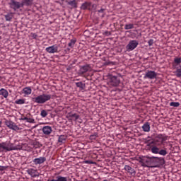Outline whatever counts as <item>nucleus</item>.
<instances>
[{"mask_svg": "<svg viewBox=\"0 0 181 181\" xmlns=\"http://www.w3.org/2000/svg\"><path fill=\"white\" fill-rule=\"evenodd\" d=\"M103 181H108V180H104Z\"/></svg>", "mask_w": 181, "mask_h": 181, "instance_id": "nucleus-45", "label": "nucleus"}, {"mask_svg": "<svg viewBox=\"0 0 181 181\" xmlns=\"http://www.w3.org/2000/svg\"><path fill=\"white\" fill-rule=\"evenodd\" d=\"M28 173L31 176V177H39L40 174L37 170H35L33 168H30L28 170Z\"/></svg>", "mask_w": 181, "mask_h": 181, "instance_id": "nucleus-13", "label": "nucleus"}, {"mask_svg": "<svg viewBox=\"0 0 181 181\" xmlns=\"http://www.w3.org/2000/svg\"><path fill=\"white\" fill-rule=\"evenodd\" d=\"M80 118V116L76 113L74 114H69L68 116V119L69 122H71V121H77Z\"/></svg>", "mask_w": 181, "mask_h": 181, "instance_id": "nucleus-18", "label": "nucleus"}, {"mask_svg": "<svg viewBox=\"0 0 181 181\" xmlns=\"http://www.w3.org/2000/svg\"><path fill=\"white\" fill-rule=\"evenodd\" d=\"M180 105V103L179 102H171L170 103V107H177Z\"/></svg>", "mask_w": 181, "mask_h": 181, "instance_id": "nucleus-31", "label": "nucleus"}, {"mask_svg": "<svg viewBox=\"0 0 181 181\" xmlns=\"http://www.w3.org/2000/svg\"><path fill=\"white\" fill-rule=\"evenodd\" d=\"M33 162L35 165H42V163H45V162H46V158L45 157H40L35 158Z\"/></svg>", "mask_w": 181, "mask_h": 181, "instance_id": "nucleus-15", "label": "nucleus"}, {"mask_svg": "<svg viewBox=\"0 0 181 181\" xmlns=\"http://www.w3.org/2000/svg\"><path fill=\"white\" fill-rule=\"evenodd\" d=\"M23 93L25 95H30V94H32V88L30 87H25L23 89Z\"/></svg>", "mask_w": 181, "mask_h": 181, "instance_id": "nucleus-23", "label": "nucleus"}, {"mask_svg": "<svg viewBox=\"0 0 181 181\" xmlns=\"http://www.w3.org/2000/svg\"><path fill=\"white\" fill-rule=\"evenodd\" d=\"M68 5L71 8H77V1L76 0L68 1Z\"/></svg>", "mask_w": 181, "mask_h": 181, "instance_id": "nucleus-25", "label": "nucleus"}, {"mask_svg": "<svg viewBox=\"0 0 181 181\" xmlns=\"http://www.w3.org/2000/svg\"><path fill=\"white\" fill-rule=\"evenodd\" d=\"M32 37H33V39H36V37H37V35H36V34H33V35H32Z\"/></svg>", "mask_w": 181, "mask_h": 181, "instance_id": "nucleus-42", "label": "nucleus"}, {"mask_svg": "<svg viewBox=\"0 0 181 181\" xmlns=\"http://www.w3.org/2000/svg\"><path fill=\"white\" fill-rule=\"evenodd\" d=\"M8 5L14 12H18H18H23L25 6H32L33 5V0H21V2L16 0H10Z\"/></svg>", "mask_w": 181, "mask_h": 181, "instance_id": "nucleus-2", "label": "nucleus"}, {"mask_svg": "<svg viewBox=\"0 0 181 181\" xmlns=\"http://www.w3.org/2000/svg\"><path fill=\"white\" fill-rule=\"evenodd\" d=\"M174 63L177 66H179V64H180V63H181V58L180 57H175L174 59Z\"/></svg>", "mask_w": 181, "mask_h": 181, "instance_id": "nucleus-30", "label": "nucleus"}, {"mask_svg": "<svg viewBox=\"0 0 181 181\" xmlns=\"http://www.w3.org/2000/svg\"><path fill=\"white\" fill-rule=\"evenodd\" d=\"M86 163H91L90 161L87 160L86 161Z\"/></svg>", "mask_w": 181, "mask_h": 181, "instance_id": "nucleus-44", "label": "nucleus"}, {"mask_svg": "<svg viewBox=\"0 0 181 181\" xmlns=\"http://www.w3.org/2000/svg\"><path fill=\"white\" fill-rule=\"evenodd\" d=\"M98 137V134L97 133H94L93 134H91L90 136H89V139L90 141H95V139H97Z\"/></svg>", "mask_w": 181, "mask_h": 181, "instance_id": "nucleus-27", "label": "nucleus"}, {"mask_svg": "<svg viewBox=\"0 0 181 181\" xmlns=\"http://www.w3.org/2000/svg\"><path fill=\"white\" fill-rule=\"evenodd\" d=\"M144 78L148 80H156L158 78V73H156L155 71L147 70Z\"/></svg>", "mask_w": 181, "mask_h": 181, "instance_id": "nucleus-8", "label": "nucleus"}, {"mask_svg": "<svg viewBox=\"0 0 181 181\" xmlns=\"http://www.w3.org/2000/svg\"><path fill=\"white\" fill-rule=\"evenodd\" d=\"M47 111H46L45 110H43L41 111L40 115L42 118H46V117H47Z\"/></svg>", "mask_w": 181, "mask_h": 181, "instance_id": "nucleus-34", "label": "nucleus"}, {"mask_svg": "<svg viewBox=\"0 0 181 181\" xmlns=\"http://www.w3.org/2000/svg\"><path fill=\"white\" fill-rule=\"evenodd\" d=\"M159 148H158V146H151V147H150V151H151V152L152 153H154V154H158V153H159Z\"/></svg>", "mask_w": 181, "mask_h": 181, "instance_id": "nucleus-22", "label": "nucleus"}, {"mask_svg": "<svg viewBox=\"0 0 181 181\" xmlns=\"http://www.w3.org/2000/svg\"><path fill=\"white\" fill-rule=\"evenodd\" d=\"M22 149V146L21 145L14 146V151H18Z\"/></svg>", "mask_w": 181, "mask_h": 181, "instance_id": "nucleus-37", "label": "nucleus"}, {"mask_svg": "<svg viewBox=\"0 0 181 181\" xmlns=\"http://www.w3.org/2000/svg\"><path fill=\"white\" fill-rule=\"evenodd\" d=\"M105 64H106V66H110V65L114 66V64H115V62H105Z\"/></svg>", "mask_w": 181, "mask_h": 181, "instance_id": "nucleus-38", "label": "nucleus"}, {"mask_svg": "<svg viewBox=\"0 0 181 181\" xmlns=\"http://www.w3.org/2000/svg\"><path fill=\"white\" fill-rule=\"evenodd\" d=\"M46 52H47V53H50V54H54V53H59V52H60V50H59V45H54L52 46H49L48 47H47L45 49Z\"/></svg>", "mask_w": 181, "mask_h": 181, "instance_id": "nucleus-11", "label": "nucleus"}, {"mask_svg": "<svg viewBox=\"0 0 181 181\" xmlns=\"http://www.w3.org/2000/svg\"><path fill=\"white\" fill-rule=\"evenodd\" d=\"M148 46H152L153 45V40L151 39L148 41Z\"/></svg>", "mask_w": 181, "mask_h": 181, "instance_id": "nucleus-39", "label": "nucleus"}, {"mask_svg": "<svg viewBox=\"0 0 181 181\" xmlns=\"http://www.w3.org/2000/svg\"><path fill=\"white\" fill-rule=\"evenodd\" d=\"M74 45H76V40L72 39L70 40V42L68 44L69 47H74Z\"/></svg>", "mask_w": 181, "mask_h": 181, "instance_id": "nucleus-33", "label": "nucleus"}, {"mask_svg": "<svg viewBox=\"0 0 181 181\" xmlns=\"http://www.w3.org/2000/svg\"><path fill=\"white\" fill-rule=\"evenodd\" d=\"M91 70H93V68L91 67V65L88 64L80 66L79 74L80 76H83L86 74V73H88V71H91Z\"/></svg>", "mask_w": 181, "mask_h": 181, "instance_id": "nucleus-10", "label": "nucleus"}, {"mask_svg": "<svg viewBox=\"0 0 181 181\" xmlns=\"http://www.w3.org/2000/svg\"><path fill=\"white\" fill-rule=\"evenodd\" d=\"M6 125L9 128V129H13V131H19L21 129L16 124L12 121L6 122Z\"/></svg>", "mask_w": 181, "mask_h": 181, "instance_id": "nucleus-12", "label": "nucleus"}, {"mask_svg": "<svg viewBox=\"0 0 181 181\" xmlns=\"http://www.w3.org/2000/svg\"><path fill=\"white\" fill-rule=\"evenodd\" d=\"M28 117H25L22 118V119H23V121H28Z\"/></svg>", "mask_w": 181, "mask_h": 181, "instance_id": "nucleus-43", "label": "nucleus"}, {"mask_svg": "<svg viewBox=\"0 0 181 181\" xmlns=\"http://www.w3.org/2000/svg\"><path fill=\"white\" fill-rule=\"evenodd\" d=\"M16 104H18V105H21L22 104H25V99H18L15 101Z\"/></svg>", "mask_w": 181, "mask_h": 181, "instance_id": "nucleus-32", "label": "nucleus"}, {"mask_svg": "<svg viewBox=\"0 0 181 181\" xmlns=\"http://www.w3.org/2000/svg\"><path fill=\"white\" fill-rule=\"evenodd\" d=\"M158 154L162 155V156H166V155H168V151L165 149H160L158 151Z\"/></svg>", "mask_w": 181, "mask_h": 181, "instance_id": "nucleus-28", "label": "nucleus"}, {"mask_svg": "<svg viewBox=\"0 0 181 181\" xmlns=\"http://www.w3.org/2000/svg\"><path fill=\"white\" fill-rule=\"evenodd\" d=\"M98 13H102V18H104V16L105 15V8H100V10H98Z\"/></svg>", "mask_w": 181, "mask_h": 181, "instance_id": "nucleus-35", "label": "nucleus"}, {"mask_svg": "<svg viewBox=\"0 0 181 181\" xmlns=\"http://www.w3.org/2000/svg\"><path fill=\"white\" fill-rule=\"evenodd\" d=\"M119 83H121V81L118 76L112 75H109L107 76V84L110 87H118V86H119Z\"/></svg>", "mask_w": 181, "mask_h": 181, "instance_id": "nucleus-4", "label": "nucleus"}, {"mask_svg": "<svg viewBox=\"0 0 181 181\" xmlns=\"http://www.w3.org/2000/svg\"><path fill=\"white\" fill-rule=\"evenodd\" d=\"M0 95H2L4 98H6L9 95V93L5 88L0 89Z\"/></svg>", "mask_w": 181, "mask_h": 181, "instance_id": "nucleus-21", "label": "nucleus"}, {"mask_svg": "<svg viewBox=\"0 0 181 181\" xmlns=\"http://www.w3.org/2000/svg\"><path fill=\"white\" fill-rule=\"evenodd\" d=\"M52 127L50 126H44L42 127V132L44 135H50L52 134Z\"/></svg>", "mask_w": 181, "mask_h": 181, "instance_id": "nucleus-17", "label": "nucleus"}, {"mask_svg": "<svg viewBox=\"0 0 181 181\" xmlns=\"http://www.w3.org/2000/svg\"><path fill=\"white\" fill-rule=\"evenodd\" d=\"M51 99L52 95L49 94H42L32 98L33 103H36L37 104H45V103L50 101Z\"/></svg>", "mask_w": 181, "mask_h": 181, "instance_id": "nucleus-3", "label": "nucleus"}, {"mask_svg": "<svg viewBox=\"0 0 181 181\" xmlns=\"http://www.w3.org/2000/svg\"><path fill=\"white\" fill-rule=\"evenodd\" d=\"M142 129L144 132H149L151 131V123L146 122L142 126Z\"/></svg>", "mask_w": 181, "mask_h": 181, "instance_id": "nucleus-19", "label": "nucleus"}, {"mask_svg": "<svg viewBox=\"0 0 181 181\" xmlns=\"http://www.w3.org/2000/svg\"><path fill=\"white\" fill-rule=\"evenodd\" d=\"M139 163L144 168H160L165 164V158L162 157L140 156Z\"/></svg>", "mask_w": 181, "mask_h": 181, "instance_id": "nucleus-1", "label": "nucleus"}, {"mask_svg": "<svg viewBox=\"0 0 181 181\" xmlns=\"http://www.w3.org/2000/svg\"><path fill=\"white\" fill-rule=\"evenodd\" d=\"M48 181H71L70 177H63L62 175H58L55 179L48 180Z\"/></svg>", "mask_w": 181, "mask_h": 181, "instance_id": "nucleus-14", "label": "nucleus"}, {"mask_svg": "<svg viewBox=\"0 0 181 181\" xmlns=\"http://www.w3.org/2000/svg\"><path fill=\"white\" fill-rule=\"evenodd\" d=\"M14 15L15 13L10 12L7 13L6 14H4V16L6 22H12V19H13Z\"/></svg>", "mask_w": 181, "mask_h": 181, "instance_id": "nucleus-16", "label": "nucleus"}, {"mask_svg": "<svg viewBox=\"0 0 181 181\" xmlns=\"http://www.w3.org/2000/svg\"><path fill=\"white\" fill-rule=\"evenodd\" d=\"M124 170H126V172H128V173H129L132 175H135V170H134V168H132L129 165H125Z\"/></svg>", "mask_w": 181, "mask_h": 181, "instance_id": "nucleus-20", "label": "nucleus"}, {"mask_svg": "<svg viewBox=\"0 0 181 181\" xmlns=\"http://www.w3.org/2000/svg\"><path fill=\"white\" fill-rule=\"evenodd\" d=\"M165 141H168V136L163 135V134H157L156 136L154 138L153 141V144H155V145H157V146H159L165 142Z\"/></svg>", "mask_w": 181, "mask_h": 181, "instance_id": "nucleus-5", "label": "nucleus"}, {"mask_svg": "<svg viewBox=\"0 0 181 181\" xmlns=\"http://www.w3.org/2000/svg\"><path fill=\"white\" fill-rule=\"evenodd\" d=\"M134 24L132 23L125 24L124 25L125 30H129V29H134Z\"/></svg>", "mask_w": 181, "mask_h": 181, "instance_id": "nucleus-26", "label": "nucleus"}, {"mask_svg": "<svg viewBox=\"0 0 181 181\" xmlns=\"http://www.w3.org/2000/svg\"><path fill=\"white\" fill-rule=\"evenodd\" d=\"M138 45H139V42L136 40H132L129 42L128 45L126 46V49L127 52H132V50H135L136 47H138Z\"/></svg>", "mask_w": 181, "mask_h": 181, "instance_id": "nucleus-9", "label": "nucleus"}, {"mask_svg": "<svg viewBox=\"0 0 181 181\" xmlns=\"http://www.w3.org/2000/svg\"><path fill=\"white\" fill-rule=\"evenodd\" d=\"M27 122H29L30 124H34L35 123V119L28 117Z\"/></svg>", "mask_w": 181, "mask_h": 181, "instance_id": "nucleus-36", "label": "nucleus"}, {"mask_svg": "<svg viewBox=\"0 0 181 181\" xmlns=\"http://www.w3.org/2000/svg\"><path fill=\"white\" fill-rule=\"evenodd\" d=\"M1 148L4 149V151H7V152H9L11 151H14L15 144L9 141L3 142L0 144V149Z\"/></svg>", "mask_w": 181, "mask_h": 181, "instance_id": "nucleus-7", "label": "nucleus"}, {"mask_svg": "<svg viewBox=\"0 0 181 181\" xmlns=\"http://www.w3.org/2000/svg\"><path fill=\"white\" fill-rule=\"evenodd\" d=\"M66 139H67V136L60 135L58 139V142L59 144H64V142H66Z\"/></svg>", "mask_w": 181, "mask_h": 181, "instance_id": "nucleus-24", "label": "nucleus"}, {"mask_svg": "<svg viewBox=\"0 0 181 181\" xmlns=\"http://www.w3.org/2000/svg\"><path fill=\"white\" fill-rule=\"evenodd\" d=\"M81 9L83 11H95L97 9V4H92L91 2L86 1L83 4H82L81 6Z\"/></svg>", "mask_w": 181, "mask_h": 181, "instance_id": "nucleus-6", "label": "nucleus"}, {"mask_svg": "<svg viewBox=\"0 0 181 181\" xmlns=\"http://www.w3.org/2000/svg\"><path fill=\"white\" fill-rule=\"evenodd\" d=\"M80 122H81V119H80Z\"/></svg>", "mask_w": 181, "mask_h": 181, "instance_id": "nucleus-46", "label": "nucleus"}, {"mask_svg": "<svg viewBox=\"0 0 181 181\" xmlns=\"http://www.w3.org/2000/svg\"><path fill=\"white\" fill-rule=\"evenodd\" d=\"M65 0H55V2H57V4H63V2H64Z\"/></svg>", "mask_w": 181, "mask_h": 181, "instance_id": "nucleus-40", "label": "nucleus"}, {"mask_svg": "<svg viewBox=\"0 0 181 181\" xmlns=\"http://www.w3.org/2000/svg\"><path fill=\"white\" fill-rule=\"evenodd\" d=\"M75 84L76 87L81 88V90H84V83H83V82H76Z\"/></svg>", "mask_w": 181, "mask_h": 181, "instance_id": "nucleus-29", "label": "nucleus"}, {"mask_svg": "<svg viewBox=\"0 0 181 181\" xmlns=\"http://www.w3.org/2000/svg\"><path fill=\"white\" fill-rule=\"evenodd\" d=\"M5 169H6V167L0 165V170H5Z\"/></svg>", "mask_w": 181, "mask_h": 181, "instance_id": "nucleus-41", "label": "nucleus"}]
</instances>
